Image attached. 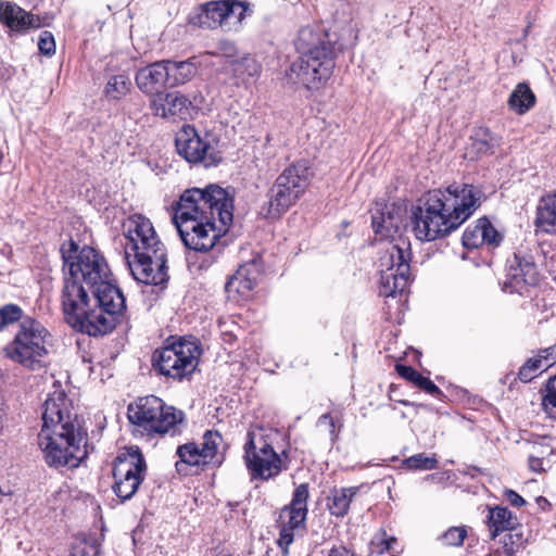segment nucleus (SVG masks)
I'll return each mask as SVG.
<instances>
[{
    "label": "nucleus",
    "instance_id": "24",
    "mask_svg": "<svg viewBox=\"0 0 556 556\" xmlns=\"http://www.w3.org/2000/svg\"><path fill=\"white\" fill-rule=\"evenodd\" d=\"M371 226L381 240L396 241L401 236L402 214L387 204H376L371 215Z\"/></svg>",
    "mask_w": 556,
    "mask_h": 556
},
{
    "label": "nucleus",
    "instance_id": "48",
    "mask_svg": "<svg viewBox=\"0 0 556 556\" xmlns=\"http://www.w3.org/2000/svg\"><path fill=\"white\" fill-rule=\"evenodd\" d=\"M529 467L531 470L535 472L544 471V465H545V458H538V457H531L529 456Z\"/></svg>",
    "mask_w": 556,
    "mask_h": 556
},
{
    "label": "nucleus",
    "instance_id": "40",
    "mask_svg": "<svg viewBox=\"0 0 556 556\" xmlns=\"http://www.w3.org/2000/svg\"><path fill=\"white\" fill-rule=\"evenodd\" d=\"M407 468L414 470H431L438 465V460L434 456H426L425 454H416L404 460Z\"/></svg>",
    "mask_w": 556,
    "mask_h": 556
},
{
    "label": "nucleus",
    "instance_id": "43",
    "mask_svg": "<svg viewBox=\"0 0 556 556\" xmlns=\"http://www.w3.org/2000/svg\"><path fill=\"white\" fill-rule=\"evenodd\" d=\"M481 236L483 237V244L497 245L502 240L498 231L493 227L490 220L485 217L480 218Z\"/></svg>",
    "mask_w": 556,
    "mask_h": 556
},
{
    "label": "nucleus",
    "instance_id": "47",
    "mask_svg": "<svg viewBox=\"0 0 556 556\" xmlns=\"http://www.w3.org/2000/svg\"><path fill=\"white\" fill-rule=\"evenodd\" d=\"M327 556H355V553L345 546H333L329 549Z\"/></svg>",
    "mask_w": 556,
    "mask_h": 556
},
{
    "label": "nucleus",
    "instance_id": "54",
    "mask_svg": "<svg viewBox=\"0 0 556 556\" xmlns=\"http://www.w3.org/2000/svg\"><path fill=\"white\" fill-rule=\"evenodd\" d=\"M536 503H538V505H539L542 509H545V508H547V507H549V506H551V504L548 503V501H547L545 497H542V496H540V497H538V498H536Z\"/></svg>",
    "mask_w": 556,
    "mask_h": 556
},
{
    "label": "nucleus",
    "instance_id": "2",
    "mask_svg": "<svg viewBox=\"0 0 556 556\" xmlns=\"http://www.w3.org/2000/svg\"><path fill=\"white\" fill-rule=\"evenodd\" d=\"M482 191L473 185H452L428 193L424 206L413 213L414 232L432 241L458 228L480 206Z\"/></svg>",
    "mask_w": 556,
    "mask_h": 556
},
{
    "label": "nucleus",
    "instance_id": "1",
    "mask_svg": "<svg viewBox=\"0 0 556 556\" xmlns=\"http://www.w3.org/2000/svg\"><path fill=\"white\" fill-rule=\"evenodd\" d=\"M231 222L232 200L216 185L186 190L173 216L184 244L197 252L211 250Z\"/></svg>",
    "mask_w": 556,
    "mask_h": 556
},
{
    "label": "nucleus",
    "instance_id": "18",
    "mask_svg": "<svg viewBox=\"0 0 556 556\" xmlns=\"http://www.w3.org/2000/svg\"><path fill=\"white\" fill-rule=\"evenodd\" d=\"M147 466L138 448H129L121 453L113 466L115 494L122 500H130L143 480Z\"/></svg>",
    "mask_w": 556,
    "mask_h": 556
},
{
    "label": "nucleus",
    "instance_id": "15",
    "mask_svg": "<svg viewBox=\"0 0 556 556\" xmlns=\"http://www.w3.org/2000/svg\"><path fill=\"white\" fill-rule=\"evenodd\" d=\"M253 13L251 3L241 0H213L201 7L200 23L210 29L238 31L248 16Z\"/></svg>",
    "mask_w": 556,
    "mask_h": 556
},
{
    "label": "nucleus",
    "instance_id": "23",
    "mask_svg": "<svg viewBox=\"0 0 556 556\" xmlns=\"http://www.w3.org/2000/svg\"><path fill=\"white\" fill-rule=\"evenodd\" d=\"M166 64L165 60L156 61L136 72V86L149 99L169 87V73Z\"/></svg>",
    "mask_w": 556,
    "mask_h": 556
},
{
    "label": "nucleus",
    "instance_id": "3",
    "mask_svg": "<svg viewBox=\"0 0 556 556\" xmlns=\"http://www.w3.org/2000/svg\"><path fill=\"white\" fill-rule=\"evenodd\" d=\"M125 258L132 277L144 285H161L167 280L166 250L151 220L132 215L124 224Z\"/></svg>",
    "mask_w": 556,
    "mask_h": 556
},
{
    "label": "nucleus",
    "instance_id": "22",
    "mask_svg": "<svg viewBox=\"0 0 556 556\" xmlns=\"http://www.w3.org/2000/svg\"><path fill=\"white\" fill-rule=\"evenodd\" d=\"M210 54L226 58L229 72L238 81H245L249 78L256 77L261 72V65L254 58L249 54L240 58L237 56V49L229 39H219L217 50L211 51Z\"/></svg>",
    "mask_w": 556,
    "mask_h": 556
},
{
    "label": "nucleus",
    "instance_id": "16",
    "mask_svg": "<svg viewBox=\"0 0 556 556\" xmlns=\"http://www.w3.org/2000/svg\"><path fill=\"white\" fill-rule=\"evenodd\" d=\"M307 500L308 485L302 483L294 490L291 503L279 513L277 519V527L279 529L277 545L281 549L282 556L289 554L288 548L293 543L296 532L305 528Z\"/></svg>",
    "mask_w": 556,
    "mask_h": 556
},
{
    "label": "nucleus",
    "instance_id": "33",
    "mask_svg": "<svg viewBox=\"0 0 556 556\" xmlns=\"http://www.w3.org/2000/svg\"><path fill=\"white\" fill-rule=\"evenodd\" d=\"M396 372L407 381L412 382L416 387L420 388L425 392L431 395L441 394V390L427 377H424L420 372L410 366L397 364L395 366Z\"/></svg>",
    "mask_w": 556,
    "mask_h": 556
},
{
    "label": "nucleus",
    "instance_id": "20",
    "mask_svg": "<svg viewBox=\"0 0 556 556\" xmlns=\"http://www.w3.org/2000/svg\"><path fill=\"white\" fill-rule=\"evenodd\" d=\"M539 281L540 273L532 251L525 247L518 248L507 258L503 291L522 294L528 287L536 286Z\"/></svg>",
    "mask_w": 556,
    "mask_h": 556
},
{
    "label": "nucleus",
    "instance_id": "44",
    "mask_svg": "<svg viewBox=\"0 0 556 556\" xmlns=\"http://www.w3.org/2000/svg\"><path fill=\"white\" fill-rule=\"evenodd\" d=\"M552 454V447L547 443L546 438H539L538 440L531 443V450L529 452V456L545 458L546 456Z\"/></svg>",
    "mask_w": 556,
    "mask_h": 556
},
{
    "label": "nucleus",
    "instance_id": "49",
    "mask_svg": "<svg viewBox=\"0 0 556 556\" xmlns=\"http://www.w3.org/2000/svg\"><path fill=\"white\" fill-rule=\"evenodd\" d=\"M514 535L513 534H507L505 535L504 538V551L506 553V555L508 556H511L516 553V548L514 547Z\"/></svg>",
    "mask_w": 556,
    "mask_h": 556
},
{
    "label": "nucleus",
    "instance_id": "51",
    "mask_svg": "<svg viewBox=\"0 0 556 556\" xmlns=\"http://www.w3.org/2000/svg\"><path fill=\"white\" fill-rule=\"evenodd\" d=\"M4 417H5V401H4V397L0 394V433L3 430Z\"/></svg>",
    "mask_w": 556,
    "mask_h": 556
},
{
    "label": "nucleus",
    "instance_id": "17",
    "mask_svg": "<svg viewBox=\"0 0 556 556\" xmlns=\"http://www.w3.org/2000/svg\"><path fill=\"white\" fill-rule=\"evenodd\" d=\"M38 445L42 452L43 459L49 467L76 468L87 456L86 443L64 439L62 434H46V431L38 433Z\"/></svg>",
    "mask_w": 556,
    "mask_h": 556
},
{
    "label": "nucleus",
    "instance_id": "39",
    "mask_svg": "<svg viewBox=\"0 0 556 556\" xmlns=\"http://www.w3.org/2000/svg\"><path fill=\"white\" fill-rule=\"evenodd\" d=\"M23 318V309L16 304H5L0 307V330Z\"/></svg>",
    "mask_w": 556,
    "mask_h": 556
},
{
    "label": "nucleus",
    "instance_id": "42",
    "mask_svg": "<svg viewBox=\"0 0 556 556\" xmlns=\"http://www.w3.org/2000/svg\"><path fill=\"white\" fill-rule=\"evenodd\" d=\"M466 536V527H451L439 538V540L445 546H460Z\"/></svg>",
    "mask_w": 556,
    "mask_h": 556
},
{
    "label": "nucleus",
    "instance_id": "52",
    "mask_svg": "<svg viewBox=\"0 0 556 556\" xmlns=\"http://www.w3.org/2000/svg\"><path fill=\"white\" fill-rule=\"evenodd\" d=\"M326 420H329V425H330V428H331V429H330V433H331V435H332L333 438H336V437H337V434H336V430H334V421H333V419L330 417V415H329V414H324V415H321V416L319 417V422H324V421H326Z\"/></svg>",
    "mask_w": 556,
    "mask_h": 556
},
{
    "label": "nucleus",
    "instance_id": "10",
    "mask_svg": "<svg viewBox=\"0 0 556 556\" xmlns=\"http://www.w3.org/2000/svg\"><path fill=\"white\" fill-rule=\"evenodd\" d=\"M46 434H62L64 439L86 443L87 432L76 413L73 412L72 400L64 390L55 388L50 392L42 405V427Z\"/></svg>",
    "mask_w": 556,
    "mask_h": 556
},
{
    "label": "nucleus",
    "instance_id": "7",
    "mask_svg": "<svg viewBox=\"0 0 556 556\" xmlns=\"http://www.w3.org/2000/svg\"><path fill=\"white\" fill-rule=\"evenodd\" d=\"M278 434L276 429H266L261 426L249 430L244 445V460L253 479L268 480L281 472L282 460L273 446Z\"/></svg>",
    "mask_w": 556,
    "mask_h": 556
},
{
    "label": "nucleus",
    "instance_id": "41",
    "mask_svg": "<svg viewBox=\"0 0 556 556\" xmlns=\"http://www.w3.org/2000/svg\"><path fill=\"white\" fill-rule=\"evenodd\" d=\"M480 218L473 226H468L463 233V244L468 249H476L483 244V237L481 236Z\"/></svg>",
    "mask_w": 556,
    "mask_h": 556
},
{
    "label": "nucleus",
    "instance_id": "35",
    "mask_svg": "<svg viewBox=\"0 0 556 556\" xmlns=\"http://www.w3.org/2000/svg\"><path fill=\"white\" fill-rule=\"evenodd\" d=\"M177 455L180 460L187 465L199 466L207 464L206 459L202 457L200 445L195 443H187L178 446Z\"/></svg>",
    "mask_w": 556,
    "mask_h": 556
},
{
    "label": "nucleus",
    "instance_id": "56",
    "mask_svg": "<svg viewBox=\"0 0 556 556\" xmlns=\"http://www.w3.org/2000/svg\"><path fill=\"white\" fill-rule=\"evenodd\" d=\"M222 556H230V555H222Z\"/></svg>",
    "mask_w": 556,
    "mask_h": 556
},
{
    "label": "nucleus",
    "instance_id": "6",
    "mask_svg": "<svg viewBox=\"0 0 556 556\" xmlns=\"http://www.w3.org/2000/svg\"><path fill=\"white\" fill-rule=\"evenodd\" d=\"M128 418L148 434L176 435L184 428L185 415L181 410L165 405L160 397L150 395L128 406Z\"/></svg>",
    "mask_w": 556,
    "mask_h": 556
},
{
    "label": "nucleus",
    "instance_id": "25",
    "mask_svg": "<svg viewBox=\"0 0 556 556\" xmlns=\"http://www.w3.org/2000/svg\"><path fill=\"white\" fill-rule=\"evenodd\" d=\"M0 21L16 31L35 29L40 26L38 16L9 1L0 3Z\"/></svg>",
    "mask_w": 556,
    "mask_h": 556
},
{
    "label": "nucleus",
    "instance_id": "27",
    "mask_svg": "<svg viewBox=\"0 0 556 556\" xmlns=\"http://www.w3.org/2000/svg\"><path fill=\"white\" fill-rule=\"evenodd\" d=\"M535 226L546 233H556V192L543 197L536 208Z\"/></svg>",
    "mask_w": 556,
    "mask_h": 556
},
{
    "label": "nucleus",
    "instance_id": "13",
    "mask_svg": "<svg viewBox=\"0 0 556 556\" xmlns=\"http://www.w3.org/2000/svg\"><path fill=\"white\" fill-rule=\"evenodd\" d=\"M64 265L68 268V276L78 279L88 288L110 278L111 271L105 258L93 248L84 247L78 251V245L70 241L68 249H61Z\"/></svg>",
    "mask_w": 556,
    "mask_h": 556
},
{
    "label": "nucleus",
    "instance_id": "26",
    "mask_svg": "<svg viewBox=\"0 0 556 556\" xmlns=\"http://www.w3.org/2000/svg\"><path fill=\"white\" fill-rule=\"evenodd\" d=\"M258 267L255 262L241 265L225 285V291L230 298L232 294H248L255 287L258 279Z\"/></svg>",
    "mask_w": 556,
    "mask_h": 556
},
{
    "label": "nucleus",
    "instance_id": "28",
    "mask_svg": "<svg viewBox=\"0 0 556 556\" xmlns=\"http://www.w3.org/2000/svg\"><path fill=\"white\" fill-rule=\"evenodd\" d=\"M517 525V517L508 508L501 506L490 508L488 515L490 539H495L501 532L511 530Z\"/></svg>",
    "mask_w": 556,
    "mask_h": 556
},
{
    "label": "nucleus",
    "instance_id": "55",
    "mask_svg": "<svg viewBox=\"0 0 556 556\" xmlns=\"http://www.w3.org/2000/svg\"><path fill=\"white\" fill-rule=\"evenodd\" d=\"M42 35H51V33H50V31H48V30H45V31L42 33Z\"/></svg>",
    "mask_w": 556,
    "mask_h": 556
},
{
    "label": "nucleus",
    "instance_id": "46",
    "mask_svg": "<svg viewBox=\"0 0 556 556\" xmlns=\"http://www.w3.org/2000/svg\"><path fill=\"white\" fill-rule=\"evenodd\" d=\"M504 497L515 507H521L526 504V501L514 490H505Z\"/></svg>",
    "mask_w": 556,
    "mask_h": 556
},
{
    "label": "nucleus",
    "instance_id": "32",
    "mask_svg": "<svg viewBox=\"0 0 556 556\" xmlns=\"http://www.w3.org/2000/svg\"><path fill=\"white\" fill-rule=\"evenodd\" d=\"M534 103L535 96L525 83L518 84L508 98L509 108L518 114H525Z\"/></svg>",
    "mask_w": 556,
    "mask_h": 556
},
{
    "label": "nucleus",
    "instance_id": "31",
    "mask_svg": "<svg viewBox=\"0 0 556 556\" xmlns=\"http://www.w3.org/2000/svg\"><path fill=\"white\" fill-rule=\"evenodd\" d=\"M131 87V80L126 73L110 74L106 76L103 94L111 101H117L126 97Z\"/></svg>",
    "mask_w": 556,
    "mask_h": 556
},
{
    "label": "nucleus",
    "instance_id": "38",
    "mask_svg": "<svg viewBox=\"0 0 556 556\" xmlns=\"http://www.w3.org/2000/svg\"><path fill=\"white\" fill-rule=\"evenodd\" d=\"M542 407L549 418L556 419V375L546 383Z\"/></svg>",
    "mask_w": 556,
    "mask_h": 556
},
{
    "label": "nucleus",
    "instance_id": "29",
    "mask_svg": "<svg viewBox=\"0 0 556 556\" xmlns=\"http://www.w3.org/2000/svg\"><path fill=\"white\" fill-rule=\"evenodd\" d=\"M169 73V88L178 87L190 81L198 72L194 59L186 61L165 60Z\"/></svg>",
    "mask_w": 556,
    "mask_h": 556
},
{
    "label": "nucleus",
    "instance_id": "11",
    "mask_svg": "<svg viewBox=\"0 0 556 556\" xmlns=\"http://www.w3.org/2000/svg\"><path fill=\"white\" fill-rule=\"evenodd\" d=\"M92 293V315L89 326H85L89 336H103L116 326V316L126 307L121 290L106 278L89 288Z\"/></svg>",
    "mask_w": 556,
    "mask_h": 556
},
{
    "label": "nucleus",
    "instance_id": "8",
    "mask_svg": "<svg viewBox=\"0 0 556 556\" xmlns=\"http://www.w3.org/2000/svg\"><path fill=\"white\" fill-rule=\"evenodd\" d=\"M202 350L194 339L179 338L156 349L152 365L160 375L181 381L197 369Z\"/></svg>",
    "mask_w": 556,
    "mask_h": 556
},
{
    "label": "nucleus",
    "instance_id": "4",
    "mask_svg": "<svg viewBox=\"0 0 556 556\" xmlns=\"http://www.w3.org/2000/svg\"><path fill=\"white\" fill-rule=\"evenodd\" d=\"M313 39L314 41L308 43H305L303 38L295 41L300 56L286 72L289 84L311 91L323 88L331 77L337 52L331 41L320 37H313Z\"/></svg>",
    "mask_w": 556,
    "mask_h": 556
},
{
    "label": "nucleus",
    "instance_id": "45",
    "mask_svg": "<svg viewBox=\"0 0 556 556\" xmlns=\"http://www.w3.org/2000/svg\"><path fill=\"white\" fill-rule=\"evenodd\" d=\"M38 49L41 54L51 56L55 53L54 37H40L38 41Z\"/></svg>",
    "mask_w": 556,
    "mask_h": 556
},
{
    "label": "nucleus",
    "instance_id": "19",
    "mask_svg": "<svg viewBox=\"0 0 556 556\" xmlns=\"http://www.w3.org/2000/svg\"><path fill=\"white\" fill-rule=\"evenodd\" d=\"M89 288L78 279L64 278V286L61 294L62 309L67 324L73 328L85 332V326H89L92 315V298L89 296Z\"/></svg>",
    "mask_w": 556,
    "mask_h": 556
},
{
    "label": "nucleus",
    "instance_id": "53",
    "mask_svg": "<svg viewBox=\"0 0 556 556\" xmlns=\"http://www.w3.org/2000/svg\"><path fill=\"white\" fill-rule=\"evenodd\" d=\"M539 355H544V356H548V358H552V361H549L551 362V366L556 361L555 348L545 349V350L541 351V353Z\"/></svg>",
    "mask_w": 556,
    "mask_h": 556
},
{
    "label": "nucleus",
    "instance_id": "9",
    "mask_svg": "<svg viewBox=\"0 0 556 556\" xmlns=\"http://www.w3.org/2000/svg\"><path fill=\"white\" fill-rule=\"evenodd\" d=\"M409 242L399 237L390 241L379 257V293L382 296H395L403 293L410 279Z\"/></svg>",
    "mask_w": 556,
    "mask_h": 556
},
{
    "label": "nucleus",
    "instance_id": "14",
    "mask_svg": "<svg viewBox=\"0 0 556 556\" xmlns=\"http://www.w3.org/2000/svg\"><path fill=\"white\" fill-rule=\"evenodd\" d=\"M177 152L189 163H203L206 167L222 161L219 140L212 131L199 132L192 125H184L175 139Z\"/></svg>",
    "mask_w": 556,
    "mask_h": 556
},
{
    "label": "nucleus",
    "instance_id": "37",
    "mask_svg": "<svg viewBox=\"0 0 556 556\" xmlns=\"http://www.w3.org/2000/svg\"><path fill=\"white\" fill-rule=\"evenodd\" d=\"M498 146V139L492 136L488 130H482L476 134L473 138L472 148L482 154L493 153L494 149Z\"/></svg>",
    "mask_w": 556,
    "mask_h": 556
},
{
    "label": "nucleus",
    "instance_id": "34",
    "mask_svg": "<svg viewBox=\"0 0 556 556\" xmlns=\"http://www.w3.org/2000/svg\"><path fill=\"white\" fill-rule=\"evenodd\" d=\"M552 358L544 355H538L529 358L519 369L518 377L522 382H530L540 372L551 366Z\"/></svg>",
    "mask_w": 556,
    "mask_h": 556
},
{
    "label": "nucleus",
    "instance_id": "30",
    "mask_svg": "<svg viewBox=\"0 0 556 556\" xmlns=\"http://www.w3.org/2000/svg\"><path fill=\"white\" fill-rule=\"evenodd\" d=\"M358 486H349L331 490L327 498V507L331 515L343 517L348 514L354 496L358 493Z\"/></svg>",
    "mask_w": 556,
    "mask_h": 556
},
{
    "label": "nucleus",
    "instance_id": "21",
    "mask_svg": "<svg viewBox=\"0 0 556 556\" xmlns=\"http://www.w3.org/2000/svg\"><path fill=\"white\" fill-rule=\"evenodd\" d=\"M190 106V99L180 91L163 90L149 99L152 115L166 121L185 119Z\"/></svg>",
    "mask_w": 556,
    "mask_h": 556
},
{
    "label": "nucleus",
    "instance_id": "36",
    "mask_svg": "<svg viewBox=\"0 0 556 556\" xmlns=\"http://www.w3.org/2000/svg\"><path fill=\"white\" fill-rule=\"evenodd\" d=\"M222 440L223 439L217 431L207 430L204 433L200 448L202 451V457H204L207 463L215 457Z\"/></svg>",
    "mask_w": 556,
    "mask_h": 556
},
{
    "label": "nucleus",
    "instance_id": "12",
    "mask_svg": "<svg viewBox=\"0 0 556 556\" xmlns=\"http://www.w3.org/2000/svg\"><path fill=\"white\" fill-rule=\"evenodd\" d=\"M47 336V329L39 321L25 318L13 342L5 348V354L31 370L39 369L42 366V357L48 353Z\"/></svg>",
    "mask_w": 556,
    "mask_h": 556
},
{
    "label": "nucleus",
    "instance_id": "50",
    "mask_svg": "<svg viewBox=\"0 0 556 556\" xmlns=\"http://www.w3.org/2000/svg\"><path fill=\"white\" fill-rule=\"evenodd\" d=\"M395 542H396L395 538H389V539H386V540H381V542L378 545L379 549L377 552L378 553H384V552L390 551L392 548V545Z\"/></svg>",
    "mask_w": 556,
    "mask_h": 556
},
{
    "label": "nucleus",
    "instance_id": "5",
    "mask_svg": "<svg viewBox=\"0 0 556 556\" xmlns=\"http://www.w3.org/2000/svg\"><path fill=\"white\" fill-rule=\"evenodd\" d=\"M313 172L306 161L291 164L276 178L268 190V201L261 206V215L275 219L285 214L304 194Z\"/></svg>",
    "mask_w": 556,
    "mask_h": 556
}]
</instances>
